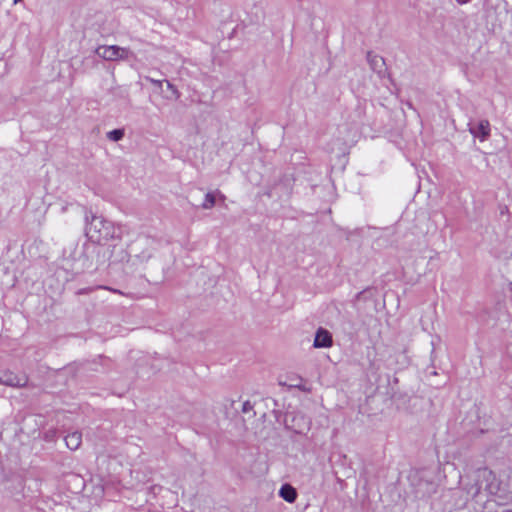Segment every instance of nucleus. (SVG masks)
<instances>
[{"label":"nucleus","instance_id":"obj_2","mask_svg":"<svg viewBox=\"0 0 512 512\" xmlns=\"http://www.w3.org/2000/svg\"><path fill=\"white\" fill-rule=\"evenodd\" d=\"M116 228L113 223L99 216H92L86 226V236L95 243H102L115 237Z\"/></svg>","mask_w":512,"mask_h":512},{"label":"nucleus","instance_id":"obj_6","mask_svg":"<svg viewBox=\"0 0 512 512\" xmlns=\"http://www.w3.org/2000/svg\"><path fill=\"white\" fill-rule=\"evenodd\" d=\"M332 345L333 339L331 333L324 328H319L316 331L313 346L315 348H329Z\"/></svg>","mask_w":512,"mask_h":512},{"label":"nucleus","instance_id":"obj_7","mask_svg":"<svg viewBox=\"0 0 512 512\" xmlns=\"http://www.w3.org/2000/svg\"><path fill=\"white\" fill-rule=\"evenodd\" d=\"M490 131V123L488 120H481L476 126L469 128V132L481 142L489 138Z\"/></svg>","mask_w":512,"mask_h":512},{"label":"nucleus","instance_id":"obj_12","mask_svg":"<svg viewBox=\"0 0 512 512\" xmlns=\"http://www.w3.org/2000/svg\"><path fill=\"white\" fill-rule=\"evenodd\" d=\"M107 136L112 141H119L123 138L124 131L121 129H115V130L108 132Z\"/></svg>","mask_w":512,"mask_h":512},{"label":"nucleus","instance_id":"obj_11","mask_svg":"<svg viewBox=\"0 0 512 512\" xmlns=\"http://www.w3.org/2000/svg\"><path fill=\"white\" fill-rule=\"evenodd\" d=\"M295 420H300L302 421L301 424H298L296 427H295V431L297 433H303L305 430H308L309 428V422L306 421V419L304 418V416H299L298 418H295Z\"/></svg>","mask_w":512,"mask_h":512},{"label":"nucleus","instance_id":"obj_9","mask_svg":"<svg viewBox=\"0 0 512 512\" xmlns=\"http://www.w3.org/2000/svg\"><path fill=\"white\" fill-rule=\"evenodd\" d=\"M65 443L70 450H77L82 443V434L78 431L69 433L65 437Z\"/></svg>","mask_w":512,"mask_h":512},{"label":"nucleus","instance_id":"obj_13","mask_svg":"<svg viewBox=\"0 0 512 512\" xmlns=\"http://www.w3.org/2000/svg\"><path fill=\"white\" fill-rule=\"evenodd\" d=\"M167 87L172 91L173 94H175L176 97H178V91L173 84L167 81Z\"/></svg>","mask_w":512,"mask_h":512},{"label":"nucleus","instance_id":"obj_4","mask_svg":"<svg viewBox=\"0 0 512 512\" xmlns=\"http://www.w3.org/2000/svg\"><path fill=\"white\" fill-rule=\"evenodd\" d=\"M98 255H101L110 263H119L128 260V254L122 244L101 246L98 250Z\"/></svg>","mask_w":512,"mask_h":512},{"label":"nucleus","instance_id":"obj_10","mask_svg":"<svg viewBox=\"0 0 512 512\" xmlns=\"http://www.w3.org/2000/svg\"><path fill=\"white\" fill-rule=\"evenodd\" d=\"M215 195L213 193H207L202 204L204 209H211L215 205Z\"/></svg>","mask_w":512,"mask_h":512},{"label":"nucleus","instance_id":"obj_3","mask_svg":"<svg viewBox=\"0 0 512 512\" xmlns=\"http://www.w3.org/2000/svg\"><path fill=\"white\" fill-rule=\"evenodd\" d=\"M96 54L106 61H123L129 59L133 53L129 48L117 45H101L97 47Z\"/></svg>","mask_w":512,"mask_h":512},{"label":"nucleus","instance_id":"obj_16","mask_svg":"<svg viewBox=\"0 0 512 512\" xmlns=\"http://www.w3.org/2000/svg\"><path fill=\"white\" fill-rule=\"evenodd\" d=\"M150 256H151V254H150V253H147V254H146V255H144L143 257L145 258V257H150Z\"/></svg>","mask_w":512,"mask_h":512},{"label":"nucleus","instance_id":"obj_8","mask_svg":"<svg viewBox=\"0 0 512 512\" xmlns=\"http://www.w3.org/2000/svg\"><path fill=\"white\" fill-rule=\"evenodd\" d=\"M279 496L288 503H294L297 499V491L290 484H284L279 490Z\"/></svg>","mask_w":512,"mask_h":512},{"label":"nucleus","instance_id":"obj_1","mask_svg":"<svg viewBox=\"0 0 512 512\" xmlns=\"http://www.w3.org/2000/svg\"><path fill=\"white\" fill-rule=\"evenodd\" d=\"M475 482L476 491L473 493L474 496L483 492L488 495H498L499 497L506 496V491L502 489L496 475L487 468L479 469L476 472Z\"/></svg>","mask_w":512,"mask_h":512},{"label":"nucleus","instance_id":"obj_15","mask_svg":"<svg viewBox=\"0 0 512 512\" xmlns=\"http://www.w3.org/2000/svg\"><path fill=\"white\" fill-rule=\"evenodd\" d=\"M144 242H145L146 244L150 243L149 239H144Z\"/></svg>","mask_w":512,"mask_h":512},{"label":"nucleus","instance_id":"obj_17","mask_svg":"<svg viewBox=\"0 0 512 512\" xmlns=\"http://www.w3.org/2000/svg\"><path fill=\"white\" fill-rule=\"evenodd\" d=\"M21 1H22V0H14V3L16 4V3H19V2H21Z\"/></svg>","mask_w":512,"mask_h":512},{"label":"nucleus","instance_id":"obj_14","mask_svg":"<svg viewBox=\"0 0 512 512\" xmlns=\"http://www.w3.org/2000/svg\"><path fill=\"white\" fill-rule=\"evenodd\" d=\"M104 289H108L114 293H121L120 291L116 290V289H111V288H108V287H103Z\"/></svg>","mask_w":512,"mask_h":512},{"label":"nucleus","instance_id":"obj_5","mask_svg":"<svg viewBox=\"0 0 512 512\" xmlns=\"http://www.w3.org/2000/svg\"><path fill=\"white\" fill-rule=\"evenodd\" d=\"M28 383V378L25 375H18L11 370H4L0 372V384L12 388H22Z\"/></svg>","mask_w":512,"mask_h":512}]
</instances>
